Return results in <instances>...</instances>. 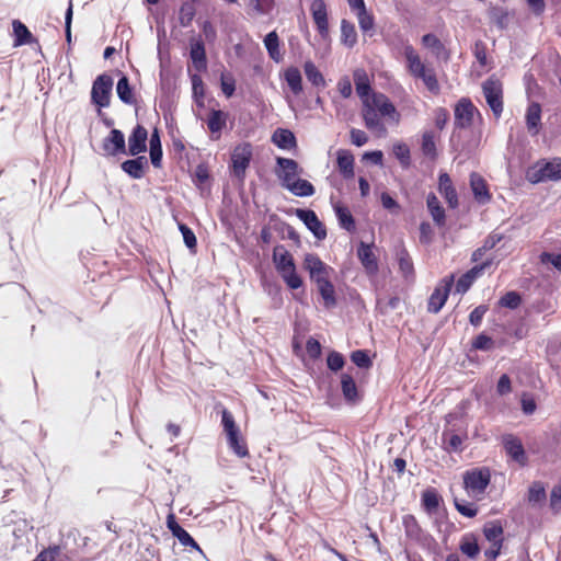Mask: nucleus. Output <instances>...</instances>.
Returning <instances> with one entry per match:
<instances>
[{"instance_id": "29", "label": "nucleus", "mask_w": 561, "mask_h": 561, "mask_svg": "<svg viewBox=\"0 0 561 561\" xmlns=\"http://www.w3.org/2000/svg\"><path fill=\"white\" fill-rule=\"evenodd\" d=\"M341 389L344 399L347 402H355L358 400V390L354 378L347 374L341 377Z\"/></svg>"}, {"instance_id": "42", "label": "nucleus", "mask_w": 561, "mask_h": 561, "mask_svg": "<svg viewBox=\"0 0 561 561\" xmlns=\"http://www.w3.org/2000/svg\"><path fill=\"white\" fill-rule=\"evenodd\" d=\"M355 87L358 96L364 101L365 99H369L368 94L370 91L369 80L367 75L363 70H357L354 73Z\"/></svg>"}, {"instance_id": "44", "label": "nucleus", "mask_w": 561, "mask_h": 561, "mask_svg": "<svg viewBox=\"0 0 561 561\" xmlns=\"http://www.w3.org/2000/svg\"><path fill=\"white\" fill-rule=\"evenodd\" d=\"M435 139H436V136H435L434 131H432V130L424 131V134L422 136V145H421L422 152L424 156H426L431 159H434L437 154Z\"/></svg>"}, {"instance_id": "54", "label": "nucleus", "mask_w": 561, "mask_h": 561, "mask_svg": "<svg viewBox=\"0 0 561 561\" xmlns=\"http://www.w3.org/2000/svg\"><path fill=\"white\" fill-rule=\"evenodd\" d=\"M351 360L359 368H369L373 365L368 353L364 350L354 351L351 354Z\"/></svg>"}, {"instance_id": "55", "label": "nucleus", "mask_w": 561, "mask_h": 561, "mask_svg": "<svg viewBox=\"0 0 561 561\" xmlns=\"http://www.w3.org/2000/svg\"><path fill=\"white\" fill-rule=\"evenodd\" d=\"M345 364L344 357L341 353L332 351L327 357V365L333 371H339Z\"/></svg>"}, {"instance_id": "30", "label": "nucleus", "mask_w": 561, "mask_h": 561, "mask_svg": "<svg viewBox=\"0 0 561 561\" xmlns=\"http://www.w3.org/2000/svg\"><path fill=\"white\" fill-rule=\"evenodd\" d=\"M116 93L119 100L128 105L135 104L136 99L133 89L129 84V80L126 76H123L116 84Z\"/></svg>"}, {"instance_id": "4", "label": "nucleus", "mask_w": 561, "mask_h": 561, "mask_svg": "<svg viewBox=\"0 0 561 561\" xmlns=\"http://www.w3.org/2000/svg\"><path fill=\"white\" fill-rule=\"evenodd\" d=\"M491 480L488 469L469 470L463 476V485L468 494L472 496L482 495Z\"/></svg>"}, {"instance_id": "24", "label": "nucleus", "mask_w": 561, "mask_h": 561, "mask_svg": "<svg viewBox=\"0 0 561 561\" xmlns=\"http://www.w3.org/2000/svg\"><path fill=\"white\" fill-rule=\"evenodd\" d=\"M422 44L432 50L436 58L447 61L449 59V53L440 39L434 34H425L422 37Z\"/></svg>"}, {"instance_id": "23", "label": "nucleus", "mask_w": 561, "mask_h": 561, "mask_svg": "<svg viewBox=\"0 0 561 561\" xmlns=\"http://www.w3.org/2000/svg\"><path fill=\"white\" fill-rule=\"evenodd\" d=\"M104 149L112 154L125 152L124 134L118 129H112L108 137L104 140Z\"/></svg>"}, {"instance_id": "40", "label": "nucleus", "mask_w": 561, "mask_h": 561, "mask_svg": "<svg viewBox=\"0 0 561 561\" xmlns=\"http://www.w3.org/2000/svg\"><path fill=\"white\" fill-rule=\"evenodd\" d=\"M341 39L347 47H353L357 42L355 25L347 20L341 22Z\"/></svg>"}, {"instance_id": "57", "label": "nucleus", "mask_w": 561, "mask_h": 561, "mask_svg": "<svg viewBox=\"0 0 561 561\" xmlns=\"http://www.w3.org/2000/svg\"><path fill=\"white\" fill-rule=\"evenodd\" d=\"M277 163L283 171V175H297L298 164L295 160L278 158Z\"/></svg>"}, {"instance_id": "58", "label": "nucleus", "mask_w": 561, "mask_h": 561, "mask_svg": "<svg viewBox=\"0 0 561 561\" xmlns=\"http://www.w3.org/2000/svg\"><path fill=\"white\" fill-rule=\"evenodd\" d=\"M393 154L403 164H409L410 149L405 144L399 142L393 146Z\"/></svg>"}, {"instance_id": "64", "label": "nucleus", "mask_w": 561, "mask_h": 561, "mask_svg": "<svg viewBox=\"0 0 561 561\" xmlns=\"http://www.w3.org/2000/svg\"><path fill=\"white\" fill-rule=\"evenodd\" d=\"M492 344H493L492 339L484 333L479 334L472 342V346L476 350H481V351L490 350Z\"/></svg>"}, {"instance_id": "6", "label": "nucleus", "mask_w": 561, "mask_h": 561, "mask_svg": "<svg viewBox=\"0 0 561 561\" xmlns=\"http://www.w3.org/2000/svg\"><path fill=\"white\" fill-rule=\"evenodd\" d=\"M453 283L454 276L451 275L449 277L444 278L440 282V284L434 289L428 299L427 305V310L430 312L437 313L440 311V309L443 308L448 298L449 291L453 287Z\"/></svg>"}, {"instance_id": "16", "label": "nucleus", "mask_w": 561, "mask_h": 561, "mask_svg": "<svg viewBox=\"0 0 561 561\" xmlns=\"http://www.w3.org/2000/svg\"><path fill=\"white\" fill-rule=\"evenodd\" d=\"M317 285L318 291L323 299L327 308H333L336 305L335 289L329 279V275L313 280Z\"/></svg>"}, {"instance_id": "19", "label": "nucleus", "mask_w": 561, "mask_h": 561, "mask_svg": "<svg viewBox=\"0 0 561 561\" xmlns=\"http://www.w3.org/2000/svg\"><path fill=\"white\" fill-rule=\"evenodd\" d=\"M369 101L381 116H388L391 118L399 116L394 105L391 103L387 95L382 93H373L371 98H369Z\"/></svg>"}, {"instance_id": "10", "label": "nucleus", "mask_w": 561, "mask_h": 561, "mask_svg": "<svg viewBox=\"0 0 561 561\" xmlns=\"http://www.w3.org/2000/svg\"><path fill=\"white\" fill-rule=\"evenodd\" d=\"M282 187L288 190L294 195L299 197H307L314 194L313 185L301 178H280Z\"/></svg>"}, {"instance_id": "50", "label": "nucleus", "mask_w": 561, "mask_h": 561, "mask_svg": "<svg viewBox=\"0 0 561 561\" xmlns=\"http://www.w3.org/2000/svg\"><path fill=\"white\" fill-rule=\"evenodd\" d=\"M229 448L240 458H244L249 455L248 446L244 438L241 435L232 437L227 440Z\"/></svg>"}, {"instance_id": "36", "label": "nucleus", "mask_w": 561, "mask_h": 561, "mask_svg": "<svg viewBox=\"0 0 561 561\" xmlns=\"http://www.w3.org/2000/svg\"><path fill=\"white\" fill-rule=\"evenodd\" d=\"M399 268L404 278H412L414 275V267L411 256L404 248H400L397 252Z\"/></svg>"}, {"instance_id": "48", "label": "nucleus", "mask_w": 561, "mask_h": 561, "mask_svg": "<svg viewBox=\"0 0 561 561\" xmlns=\"http://www.w3.org/2000/svg\"><path fill=\"white\" fill-rule=\"evenodd\" d=\"M546 500V490L541 482H534L528 490V501L531 504H541Z\"/></svg>"}, {"instance_id": "46", "label": "nucleus", "mask_w": 561, "mask_h": 561, "mask_svg": "<svg viewBox=\"0 0 561 561\" xmlns=\"http://www.w3.org/2000/svg\"><path fill=\"white\" fill-rule=\"evenodd\" d=\"M226 125V114L220 110H213L207 119L208 129L211 133H219Z\"/></svg>"}, {"instance_id": "32", "label": "nucleus", "mask_w": 561, "mask_h": 561, "mask_svg": "<svg viewBox=\"0 0 561 561\" xmlns=\"http://www.w3.org/2000/svg\"><path fill=\"white\" fill-rule=\"evenodd\" d=\"M335 215L339 220V225L341 228L345 229L348 232L355 230V220L348 210L347 207L342 206L340 204L334 206Z\"/></svg>"}, {"instance_id": "63", "label": "nucleus", "mask_w": 561, "mask_h": 561, "mask_svg": "<svg viewBox=\"0 0 561 561\" xmlns=\"http://www.w3.org/2000/svg\"><path fill=\"white\" fill-rule=\"evenodd\" d=\"M473 55L481 66L486 65V46L484 42L477 41L473 45Z\"/></svg>"}, {"instance_id": "56", "label": "nucleus", "mask_w": 561, "mask_h": 561, "mask_svg": "<svg viewBox=\"0 0 561 561\" xmlns=\"http://www.w3.org/2000/svg\"><path fill=\"white\" fill-rule=\"evenodd\" d=\"M286 285L291 289H298L302 286V279L297 274L296 268L280 275Z\"/></svg>"}, {"instance_id": "47", "label": "nucleus", "mask_w": 561, "mask_h": 561, "mask_svg": "<svg viewBox=\"0 0 561 561\" xmlns=\"http://www.w3.org/2000/svg\"><path fill=\"white\" fill-rule=\"evenodd\" d=\"M148 164V160L146 157H137L136 159L127 160L122 164V169L128 175H137L138 172L142 171V169Z\"/></svg>"}, {"instance_id": "53", "label": "nucleus", "mask_w": 561, "mask_h": 561, "mask_svg": "<svg viewBox=\"0 0 561 561\" xmlns=\"http://www.w3.org/2000/svg\"><path fill=\"white\" fill-rule=\"evenodd\" d=\"M250 5L257 14L267 15L273 11L275 0H250Z\"/></svg>"}, {"instance_id": "28", "label": "nucleus", "mask_w": 561, "mask_h": 561, "mask_svg": "<svg viewBox=\"0 0 561 561\" xmlns=\"http://www.w3.org/2000/svg\"><path fill=\"white\" fill-rule=\"evenodd\" d=\"M427 209L437 226L445 225V210L435 194L431 193L426 199Z\"/></svg>"}, {"instance_id": "31", "label": "nucleus", "mask_w": 561, "mask_h": 561, "mask_svg": "<svg viewBox=\"0 0 561 561\" xmlns=\"http://www.w3.org/2000/svg\"><path fill=\"white\" fill-rule=\"evenodd\" d=\"M264 45L271 59L276 62L283 60V55L279 50V38L275 31L270 32L264 38Z\"/></svg>"}, {"instance_id": "1", "label": "nucleus", "mask_w": 561, "mask_h": 561, "mask_svg": "<svg viewBox=\"0 0 561 561\" xmlns=\"http://www.w3.org/2000/svg\"><path fill=\"white\" fill-rule=\"evenodd\" d=\"M404 56L411 75L421 79L428 91L438 93L439 84L433 69L427 68L411 45L404 46Z\"/></svg>"}, {"instance_id": "8", "label": "nucleus", "mask_w": 561, "mask_h": 561, "mask_svg": "<svg viewBox=\"0 0 561 561\" xmlns=\"http://www.w3.org/2000/svg\"><path fill=\"white\" fill-rule=\"evenodd\" d=\"M477 107L469 99L462 98L455 107V125L460 128L471 126Z\"/></svg>"}, {"instance_id": "5", "label": "nucleus", "mask_w": 561, "mask_h": 561, "mask_svg": "<svg viewBox=\"0 0 561 561\" xmlns=\"http://www.w3.org/2000/svg\"><path fill=\"white\" fill-rule=\"evenodd\" d=\"M503 447L510 459L520 467H525L528 462L525 448L522 440L513 434H506L502 438Z\"/></svg>"}, {"instance_id": "22", "label": "nucleus", "mask_w": 561, "mask_h": 561, "mask_svg": "<svg viewBox=\"0 0 561 561\" xmlns=\"http://www.w3.org/2000/svg\"><path fill=\"white\" fill-rule=\"evenodd\" d=\"M12 31L14 36V47L32 44L35 41L33 34L20 20L12 21Z\"/></svg>"}, {"instance_id": "37", "label": "nucleus", "mask_w": 561, "mask_h": 561, "mask_svg": "<svg viewBox=\"0 0 561 561\" xmlns=\"http://www.w3.org/2000/svg\"><path fill=\"white\" fill-rule=\"evenodd\" d=\"M439 190L444 194L449 207L456 208L458 205V196L451 183V178H439Z\"/></svg>"}, {"instance_id": "43", "label": "nucleus", "mask_w": 561, "mask_h": 561, "mask_svg": "<svg viewBox=\"0 0 561 561\" xmlns=\"http://www.w3.org/2000/svg\"><path fill=\"white\" fill-rule=\"evenodd\" d=\"M337 165L343 175H354V157L347 150H339L337 152Z\"/></svg>"}, {"instance_id": "21", "label": "nucleus", "mask_w": 561, "mask_h": 561, "mask_svg": "<svg viewBox=\"0 0 561 561\" xmlns=\"http://www.w3.org/2000/svg\"><path fill=\"white\" fill-rule=\"evenodd\" d=\"M305 268L309 272L311 280L329 275V267L314 254H307Z\"/></svg>"}, {"instance_id": "26", "label": "nucleus", "mask_w": 561, "mask_h": 561, "mask_svg": "<svg viewBox=\"0 0 561 561\" xmlns=\"http://www.w3.org/2000/svg\"><path fill=\"white\" fill-rule=\"evenodd\" d=\"M284 79L295 95L302 92V77L297 67H288L284 71Z\"/></svg>"}, {"instance_id": "7", "label": "nucleus", "mask_w": 561, "mask_h": 561, "mask_svg": "<svg viewBox=\"0 0 561 561\" xmlns=\"http://www.w3.org/2000/svg\"><path fill=\"white\" fill-rule=\"evenodd\" d=\"M296 216L306 225L318 240L327 238V230L323 224L319 220L317 214L311 209H296Z\"/></svg>"}, {"instance_id": "3", "label": "nucleus", "mask_w": 561, "mask_h": 561, "mask_svg": "<svg viewBox=\"0 0 561 561\" xmlns=\"http://www.w3.org/2000/svg\"><path fill=\"white\" fill-rule=\"evenodd\" d=\"M482 91L494 116L500 117L503 112V87L501 81L493 77L486 79L482 83Z\"/></svg>"}, {"instance_id": "14", "label": "nucleus", "mask_w": 561, "mask_h": 561, "mask_svg": "<svg viewBox=\"0 0 561 561\" xmlns=\"http://www.w3.org/2000/svg\"><path fill=\"white\" fill-rule=\"evenodd\" d=\"M357 256L368 275H376L378 272L377 257L371 245L360 242L357 248Z\"/></svg>"}, {"instance_id": "34", "label": "nucleus", "mask_w": 561, "mask_h": 561, "mask_svg": "<svg viewBox=\"0 0 561 561\" xmlns=\"http://www.w3.org/2000/svg\"><path fill=\"white\" fill-rule=\"evenodd\" d=\"M440 501H442V497L439 496L437 491L433 488L426 489L422 493V505L428 514H432L437 511V508L439 507Z\"/></svg>"}, {"instance_id": "59", "label": "nucleus", "mask_w": 561, "mask_h": 561, "mask_svg": "<svg viewBox=\"0 0 561 561\" xmlns=\"http://www.w3.org/2000/svg\"><path fill=\"white\" fill-rule=\"evenodd\" d=\"M455 507L461 515L469 518L474 517L478 513V510L473 504L461 502L457 499H455Z\"/></svg>"}, {"instance_id": "15", "label": "nucleus", "mask_w": 561, "mask_h": 561, "mask_svg": "<svg viewBox=\"0 0 561 561\" xmlns=\"http://www.w3.org/2000/svg\"><path fill=\"white\" fill-rule=\"evenodd\" d=\"M148 133L145 127L137 125L128 138V153L136 156L146 150Z\"/></svg>"}, {"instance_id": "9", "label": "nucleus", "mask_w": 561, "mask_h": 561, "mask_svg": "<svg viewBox=\"0 0 561 561\" xmlns=\"http://www.w3.org/2000/svg\"><path fill=\"white\" fill-rule=\"evenodd\" d=\"M311 15L317 31L322 38L329 36L328 9L323 0H313L310 5Z\"/></svg>"}, {"instance_id": "27", "label": "nucleus", "mask_w": 561, "mask_h": 561, "mask_svg": "<svg viewBox=\"0 0 561 561\" xmlns=\"http://www.w3.org/2000/svg\"><path fill=\"white\" fill-rule=\"evenodd\" d=\"M273 142L282 149H291L296 146L295 135L289 129L277 128L273 136Z\"/></svg>"}, {"instance_id": "39", "label": "nucleus", "mask_w": 561, "mask_h": 561, "mask_svg": "<svg viewBox=\"0 0 561 561\" xmlns=\"http://www.w3.org/2000/svg\"><path fill=\"white\" fill-rule=\"evenodd\" d=\"M471 187L477 202L486 204L490 201L491 196L483 178H471Z\"/></svg>"}, {"instance_id": "49", "label": "nucleus", "mask_w": 561, "mask_h": 561, "mask_svg": "<svg viewBox=\"0 0 561 561\" xmlns=\"http://www.w3.org/2000/svg\"><path fill=\"white\" fill-rule=\"evenodd\" d=\"M357 20L359 24V28L364 34L371 36L375 31V20L373 14H370L367 10L357 14Z\"/></svg>"}, {"instance_id": "35", "label": "nucleus", "mask_w": 561, "mask_h": 561, "mask_svg": "<svg viewBox=\"0 0 561 561\" xmlns=\"http://www.w3.org/2000/svg\"><path fill=\"white\" fill-rule=\"evenodd\" d=\"M403 527L408 538L420 541L423 536V530L413 515H405L403 517Z\"/></svg>"}, {"instance_id": "51", "label": "nucleus", "mask_w": 561, "mask_h": 561, "mask_svg": "<svg viewBox=\"0 0 561 561\" xmlns=\"http://www.w3.org/2000/svg\"><path fill=\"white\" fill-rule=\"evenodd\" d=\"M522 302V297L517 291H508L499 300V305L508 309H517Z\"/></svg>"}, {"instance_id": "33", "label": "nucleus", "mask_w": 561, "mask_h": 561, "mask_svg": "<svg viewBox=\"0 0 561 561\" xmlns=\"http://www.w3.org/2000/svg\"><path fill=\"white\" fill-rule=\"evenodd\" d=\"M460 551L470 559H476L480 553V547L476 537L471 534H467L461 538L459 545Z\"/></svg>"}, {"instance_id": "12", "label": "nucleus", "mask_w": 561, "mask_h": 561, "mask_svg": "<svg viewBox=\"0 0 561 561\" xmlns=\"http://www.w3.org/2000/svg\"><path fill=\"white\" fill-rule=\"evenodd\" d=\"M378 113L379 112H377L376 108L370 104L369 99H365L363 104V118L365 126L375 133L385 134L386 127L381 122Z\"/></svg>"}, {"instance_id": "45", "label": "nucleus", "mask_w": 561, "mask_h": 561, "mask_svg": "<svg viewBox=\"0 0 561 561\" xmlns=\"http://www.w3.org/2000/svg\"><path fill=\"white\" fill-rule=\"evenodd\" d=\"M221 424L227 435V440L240 435V430L234 422L233 415L228 410H224L221 413Z\"/></svg>"}, {"instance_id": "62", "label": "nucleus", "mask_w": 561, "mask_h": 561, "mask_svg": "<svg viewBox=\"0 0 561 561\" xmlns=\"http://www.w3.org/2000/svg\"><path fill=\"white\" fill-rule=\"evenodd\" d=\"M488 311V307L480 305L476 307L469 314V321L473 327H479L482 322L484 314Z\"/></svg>"}, {"instance_id": "20", "label": "nucleus", "mask_w": 561, "mask_h": 561, "mask_svg": "<svg viewBox=\"0 0 561 561\" xmlns=\"http://www.w3.org/2000/svg\"><path fill=\"white\" fill-rule=\"evenodd\" d=\"M273 261L280 275L296 268L291 254L283 247L274 249Z\"/></svg>"}, {"instance_id": "61", "label": "nucleus", "mask_w": 561, "mask_h": 561, "mask_svg": "<svg viewBox=\"0 0 561 561\" xmlns=\"http://www.w3.org/2000/svg\"><path fill=\"white\" fill-rule=\"evenodd\" d=\"M541 263L551 264L556 270L561 272V254L543 252L540 255Z\"/></svg>"}, {"instance_id": "38", "label": "nucleus", "mask_w": 561, "mask_h": 561, "mask_svg": "<svg viewBox=\"0 0 561 561\" xmlns=\"http://www.w3.org/2000/svg\"><path fill=\"white\" fill-rule=\"evenodd\" d=\"M304 71L309 82H311L314 87H325V80L323 75L320 72V70L317 68V66L311 61L308 60L304 65Z\"/></svg>"}, {"instance_id": "41", "label": "nucleus", "mask_w": 561, "mask_h": 561, "mask_svg": "<svg viewBox=\"0 0 561 561\" xmlns=\"http://www.w3.org/2000/svg\"><path fill=\"white\" fill-rule=\"evenodd\" d=\"M484 537L492 543L503 542V527L500 522H490L483 528Z\"/></svg>"}, {"instance_id": "17", "label": "nucleus", "mask_w": 561, "mask_h": 561, "mask_svg": "<svg viewBox=\"0 0 561 561\" xmlns=\"http://www.w3.org/2000/svg\"><path fill=\"white\" fill-rule=\"evenodd\" d=\"M190 57L197 71H204L207 68V58L204 43L201 39L190 42Z\"/></svg>"}, {"instance_id": "25", "label": "nucleus", "mask_w": 561, "mask_h": 561, "mask_svg": "<svg viewBox=\"0 0 561 561\" xmlns=\"http://www.w3.org/2000/svg\"><path fill=\"white\" fill-rule=\"evenodd\" d=\"M541 122V106L537 102H533L528 105L526 112V125L528 130L533 135H537Z\"/></svg>"}, {"instance_id": "11", "label": "nucleus", "mask_w": 561, "mask_h": 561, "mask_svg": "<svg viewBox=\"0 0 561 561\" xmlns=\"http://www.w3.org/2000/svg\"><path fill=\"white\" fill-rule=\"evenodd\" d=\"M252 157V147L250 144H242L234 148L231 162L236 175L243 173L248 168Z\"/></svg>"}, {"instance_id": "2", "label": "nucleus", "mask_w": 561, "mask_h": 561, "mask_svg": "<svg viewBox=\"0 0 561 561\" xmlns=\"http://www.w3.org/2000/svg\"><path fill=\"white\" fill-rule=\"evenodd\" d=\"M113 78L107 73H102L95 78L91 89V102L98 106V115L103 116L102 108L108 107L113 90Z\"/></svg>"}, {"instance_id": "52", "label": "nucleus", "mask_w": 561, "mask_h": 561, "mask_svg": "<svg viewBox=\"0 0 561 561\" xmlns=\"http://www.w3.org/2000/svg\"><path fill=\"white\" fill-rule=\"evenodd\" d=\"M445 449L449 453L460 451L462 447V438L458 434H443Z\"/></svg>"}, {"instance_id": "60", "label": "nucleus", "mask_w": 561, "mask_h": 561, "mask_svg": "<svg viewBox=\"0 0 561 561\" xmlns=\"http://www.w3.org/2000/svg\"><path fill=\"white\" fill-rule=\"evenodd\" d=\"M179 229L183 236V240H184V243L185 245L188 248V249H194L196 247V237L194 234V232L192 231L191 228H188L186 225L184 224H180L179 225Z\"/></svg>"}, {"instance_id": "18", "label": "nucleus", "mask_w": 561, "mask_h": 561, "mask_svg": "<svg viewBox=\"0 0 561 561\" xmlns=\"http://www.w3.org/2000/svg\"><path fill=\"white\" fill-rule=\"evenodd\" d=\"M531 175H561V158L537 161L533 167Z\"/></svg>"}, {"instance_id": "13", "label": "nucleus", "mask_w": 561, "mask_h": 561, "mask_svg": "<svg viewBox=\"0 0 561 561\" xmlns=\"http://www.w3.org/2000/svg\"><path fill=\"white\" fill-rule=\"evenodd\" d=\"M167 526L171 534L185 547H191L195 550L202 551L198 543L194 538L175 520L174 515H169L167 519Z\"/></svg>"}]
</instances>
